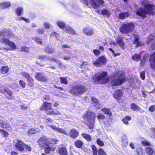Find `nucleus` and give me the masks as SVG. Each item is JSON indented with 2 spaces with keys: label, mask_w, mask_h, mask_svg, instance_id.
I'll return each mask as SVG.
<instances>
[{
  "label": "nucleus",
  "mask_w": 155,
  "mask_h": 155,
  "mask_svg": "<svg viewBox=\"0 0 155 155\" xmlns=\"http://www.w3.org/2000/svg\"><path fill=\"white\" fill-rule=\"evenodd\" d=\"M109 79L111 80V84L114 88V86L120 85L124 83L125 81V77L124 73L119 71L115 74L113 76L111 77Z\"/></svg>",
  "instance_id": "f257e3e1"
},
{
  "label": "nucleus",
  "mask_w": 155,
  "mask_h": 155,
  "mask_svg": "<svg viewBox=\"0 0 155 155\" xmlns=\"http://www.w3.org/2000/svg\"><path fill=\"white\" fill-rule=\"evenodd\" d=\"M41 110H45L48 111V114H52L53 115H57L60 117L63 118H69V116L64 114H62L61 113L58 111H54L51 108V104L48 103H45L43 106L41 108Z\"/></svg>",
  "instance_id": "f03ea898"
},
{
  "label": "nucleus",
  "mask_w": 155,
  "mask_h": 155,
  "mask_svg": "<svg viewBox=\"0 0 155 155\" xmlns=\"http://www.w3.org/2000/svg\"><path fill=\"white\" fill-rule=\"evenodd\" d=\"M84 117V119L87 121V124L89 128L93 129L95 118V114L91 111H88L85 112Z\"/></svg>",
  "instance_id": "7ed1b4c3"
},
{
  "label": "nucleus",
  "mask_w": 155,
  "mask_h": 155,
  "mask_svg": "<svg viewBox=\"0 0 155 155\" xmlns=\"http://www.w3.org/2000/svg\"><path fill=\"white\" fill-rule=\"evenodd\" d=\"M87 90V88L83 85L78 84L73 86L70 90L69 92L74 95L79 96L86 92Z\"/></svg>",
  "instance_id": "20e7f679"
},
{
  "label": "nucleus",
  "mask_w": 155,
  "mask_h": 155,
  "mask_svg": "<svg viewBox=\"0 0 155 155\" xmlns=\"http://www.w3.org/2000/svg\"><path fill=\"white\" fill-rule=\"evenodd\" d=\"M56 23L59 28L63 29L66 32L72 35L76 34L75 31L69 26L66 25L64 21H59L57 22Z\"/></svg>",
  "instance_id": "39448f33"
},
{
  "label": "nucleus",
  "mask_w": 155,
  "mask_h": 155,
  "mask_svg": "<svg viewBox=\"0 0 155 155\" xmlns=\"http://www.w3.org/2000/svg\"><path fill=\"white\" fill-rule=\"evenodd\" d=\"M134 25L131 22L129 23L123 24L120 28L122 33L127 34L131 32L134 28Z\"/></svg>",
  "instance_id": "423d86ee"
},
{
  "label": "nucleus",
  "mask_w": 155,
  "mask_h": 155,
  "mask_svg": "<svg viewBox=\"0 0 155 155\" xmlns=\"http://www.w3.org/2000/svg\"><path fill=\"white\" fill-rule=\"evenodd\" d=\"M107 73L103 72L100 73L98 76L97 77V80L98 83L101 84H105L107 82L108 79L106 77Z\"/></svg>",
  "instance_id": "0eeeda50"
},
{
  "label": "nucleus",
  "mask_w": 155,
  "mask_h": 155,
  "mask_svg": "<svg viewBox=\"0 0 155 155\" xmlns=\"http://www.w3.org/2000/svg\"><path fill=\"white\" fill-rule=\"evenodd\" d=\"M107 60L106 57L104 56H102L98 58L96 61L93 62V64L94 66L99 67L102 65L106 64Z\"/></svg>",
  "instance_id": "6e6552de"
},
{
  "label": "nucleus",
  "mask_w": 155,
  "mask_h": 155,
  "mask_svg": "<svg viewBox=\"0 0 155 155\" xmlns=\"http://www.w3.org/2000/svg\"><path fill=\"white\" fill-rule=\"evenodd\" d=\"M25 143L20 140H17L14 143L16 149L21 152H24V146Z\"/></svg>",
  "instance_id": "1a4fd4ad"
},
{
  "label": "nucleus",
  "mask_w": 155,
  "mask_h": 155,
  "mask_svg": "<svg viewBox=\"0 0 155 155\" xmlns=\"http://www.w3.org/2000/svg\"><path fill=\"white\" fill-rule=\"evenodd\" d=\"M104 2L102 0H91L89 5L93 8L96 9L100 4L102 5Z\"/></svg>",
  "instance_id": "9d476101"
},
{
  "label": "nucleus",
  "mask_w": 155,
  "mask_h": 155,
  "mask_svg": "<svg viewBox=\"0 0 155 155\" xmlns=\"http://www.w3.org/2000/svg\"><path fill=\"white\" fill-rule=\"evenodd\" d=\"M3 37L2 40L1 41L5 44L9 45H10L9 38L10 35H7L6 33L0 31V37Z\"/></svg>",
  "instance_id": "9b49d317"
},
{
  "label": "nucleus",
  "mask_w": 155,
  "mask_h": 155,
  "mask_svg": "<svg viewBox=\"0 0 155 155\" xmlns=\"http://www.w3.org/2000/svg\"><path fill=\"white\" fill-rule=\"evenodd\" d=\"M137 10L136 12V13L138 15L141 16L145 17L146 16V14L147 13H148L150 15H154L155 14V10Z\"/></svg>",
  "instance_id": "f8f14e48"
},
{
  "label": "nucleus",
  "mask_w": 155,
  "mask_h": 155,
  "mask_svg": "<svg viewBox=\"0 0 155 155\" xmlns=\"http://www.w3.org/2000/svg\"><path fill=\"white\" fill-rule=\"evenodd\" d=\"M83 31L84 34L87 36H91L94 34V29L89 26L84 28Z\"/></svg>",
  "instance_id": "ddd939ff"
},
{
  "label": "nucleus",
  "mask_w": 155,
  "mask_h": 155,
  "mask_svg": "<svg viewBox=\"0 0 155 155\" xmlns=\"http://www.w3.org/2000/svg\"><path fill=\"white\" fill-rule=\"evenodd\" d=\"M79 131L75 129H71L68 135L73 139H75L78 136Z\"/></svg>",
  "instance_id": "4468645a"
},
{
  "label": "nucleus",
  "mask_w": 155,
  "mask_h": 155,
  "mask_svg": "<svg viewBox=\"0 0 155 155\" xmlns=\"http://www.w3.org/2000/svg\"><path fill=\"white\" fill-rule=\"evenodd\" d=\"M35 78L37 80L41 81H45L48 80L47 77L43 75L42 74L40 73H36Z\"/></svg>",
  "instance_id": "2eb2a0df"
},
{
  "label": "nucleus",
  "mask_w": 155,
  "mask_h": 155,
  "mask_svg": "<svg viewBox=\"0 0 155 155\" xmlns=\"http://www.w3.org/2000/svg\"><path fill=\"white\" fill-rule=\"evenodd\" d=\"M49 127L52 129L56 131L59 133H62L64 134L68 135V133H67L65 130L63 129L59 128L54 126H52L50 125H48Z\"/></svg>",
  "instance_id": "dca6fc26"
},
{
  "label": "nucleus",
  "mask_w": 155,
  "mask_h": 155,
  "mask_svg": "<svg viewBox=\"0 0 155 155\" xmlns=\"http://www.w3.org/2000/svg\"><path fill=\"white\" fill-rule=\"evenodd\" d=\"M113 96L117 100H120L123 97L122 91L120 90H116Z\"/></svg>",
  "instance_id": "f3484780"
},
{
  "label": "nucleus",
  "mask_w": 155,
  "mask_h": 155,
  "mask_svg": "<svg viewBox=\"0 0 155 155\" xmlns=\"http://www.w3.org/2000/svg\"><path fill=\"white\" fill-rule=\"evenodd\" d=\"M48 139L46 137L44 136L41 137L38 141V142L39 145H41L45 144L47 146L48 145Z\"/></svg>",
  "instance_id": "a211bd4d"
},
{
  "label": "nucleus",
  "mask_w": 155,
  "mask_h": 155,
  "mask_svg": "<svg viewBox=\"0 0 155 155\" xmlns=\"http://www.w3.org/2000/svg\"><path fill=\"white\" fill-rule=\"evenodd\" d=\"M142 4L144 6V9L143 8H140V10H153L155 9V6L153 4H146L143 2Z\"/></svg>",
  "instance_id": "6ab92c4d"
},
{
  "label": "nucleus",
  "mask_w": 155,
  "mask_h": 155,
  "mask_svg": "<svg viewBox=\"0 0 155 155\" xmlns=\"http://www.w3.org/2000/svg\"><path fill=\"white\" fill-rule=\"evenodd\" d=\"M150 58L153 59V61L150 64V66L152 68L155 70V51L151 54Z\"/></svg>",
  "instance_id": "aec40b11"
},
{
  "label": "nucleus",
  "mask_w": 155,
  "mask_h": 155,
  "mask_svg": "<svg viewBox=\"0 0 155 155\" xmlns=\"http://www.w3.org/2000/svg\"><path fill=\"white\" fill-rule=\"evenodd\" d=\"M58 153L60 155H66L67 151L66 148L64 147H62L58 149Z\"/></svg>",
  "instance_id": "412c9836"
},
{
  "label": "nucleus",
  "mask_w": 155,
  "mask_h": 155,
  "mask_svg": "<svg viewBox=\"0 0 155 155\" xmlns=\"http://www.w3.org/2000/svg\"><path fill=\"white\" fill-rule=\"evenodd\" d=\"M131 108L133 110L135 111H141L142 109H141L138 105L134 103L132 104L131 105Z\"/></svg>",
  "instance_id": "4be33fe9"
},
{
  "label": "nucleus",
  "mask_w": 155,
  "mask_h": 155,
  "mask_svg": "<svg viewBox=\"0 0 155 155\" xmlns=\"http://www.w3.org/2000/svg\"><path fill=\"white\" fill-rule=\"evenodd\" d=\"M41 58L45 60L49 61L51 62H54L55 58L53 57H50L48 56H42Z\"/></svg>",
  "instance_id": "5701e85b"
},
{
  "label": "nucleus",
  "mask_w": 155,
  "mask_h": 155,
  "mask_svg": "<svg viewBox=\"0 0 155 155\" xmlns=\"http://www.w3.org/2000/svg\"><path fill=\"white\" fill-rule=\"evenodd\" d=\"M121 144L123 147L126 146L128 144V141L125 136H123L122 139Z\"/></svg>",
  "instance_id": "b1692460"
},
{
  "label": "nucleus",
  "mask_w": 155,
  "mask_h": 155,
  "mask_svg": "<svg viewBox=\"0 0 155 155\" xmlns=\"http://www.w3.org/2000/svg\"><path fill=\"white\" fill-rule=\"evenodd\" d=\"M0 127H2L3 128L6 129L9 128V126L8 124L3 120H0Z\"/></svg>",
  "instance_id": "393cba45"
},
{
  "label": "nucleus",
  "mask_w": 155,
  "mask_h": 155,
  "mask_svg": "<svg viewBox=\"0 0 155 155\" xmlns=\"http://www.w3.org/2000/svg\"><path fill=\"white\" fill-rule=\"evenodd\" d=\"M101 110L105 114L108 115L109 116H111L112 114V113L109 108H103L101 109Z\"/></svg>",
  "instance_id": "a878e982"
},
{
  "label": "nucleus",
  "mask_w": 155,
  "mask_h": 155,
  "mask_svg": "<svg viewBox=\"0 0 155 155\" xmlns=\"http://www.w3.org/2000/svg\"><path fill=\"white\" fill-rule=\"evenodd\" d=\"M136 150L138 155H145V152L141 146L137 148Z\"/></svg>",
  "instance_id": "bb28decb"
},
{
  "label": "nucleus",
  "mask_w": 155,
  "mask_h": 155,
  "mask_svg": "<svg viewBox=\"0 0 155 155\" xmlns=\"http://www.w3.org/2000/svg\"><path fill=\"white\" fill-rule=\"evenodd\" d=\"M129 13L128 12L121 13L119 14V17L120 19H124L129 16Z\"/></svg>",
  "instance_id": "cd10ccee"
},
{
  "label": "nucleus",
  "mask_w": 155,
  "mask_h": 155,
  "mask_svg": "<svg viewBox=\"0 0 155 155\" xmlns=\"http://www.w3.org/2000/svg\"><path fill=\"white\" fill-rule=\"evenodd\" d=\"M146 151L147 153L149 155H152L154 153L153 150L150 147H146Z\"/></svg>",
  "instance_id": "c85d7f7f"
},
{
  "label": "nucleus",
  "mask_w": 155,
  "mask_h": 155,
  "mask_svg": "<svg viewBox=\"0 0 155 155\" xmlns=\"http://www.w3.org/2000/svg\"><path fill=\"white\" fill-rule=\"evenodd\" d=\"M117 43L120 46H123L124 45V43L123 41V38L121 37H119L116 40Z\"/></svg>",
  "instance_id": "c756f323"
},
{
  "label": "nucleus",
  "mask_w": 155,
  "mask_h": 155,
  "mask_svg": "<svg viewBox=\"0 0 155 155\" xmlns=\"http://www.w3.org/2000/svg\"><path fill=\"white\" fill-rule=\"evenodd\" d=\"M58 140L56 139H48V144H56L58 142Z\"/></svg>",
  "instance_id": "7c9ffc66"
},
{
  "label": "nucleus",
  "mask_w": 155,
  "mask_h": 155,
  "mask_svg": "<svg viewBox=\"0 0 155 155\" xmlns=\"http://www.w3.org/2000/svg\"><path fill=\"white\" fill-rule=\"evenodd\" d=\"M10 6V3L8 2H3L0 4V6L2 9H5Z\"/></svg>",
  "instance_id": "2f4dec72"
},
{
  "label": "nucleus",
  "mask_w": 155,
  "mask_h": 155,
  "mask_svg": "<svg viewBox=\"0 0 155 155\" xmlns=\"http://www.w3.org/2000/svg\"><path fill=\"white\" fill-rule=\"evenodd\" d=\"M82 136L84 138L88 141H90L91 140V137L88 134L83 133L82 134Z\"/></svg>",
  "instance_id": "473e14b6"
},
{
  "label": "nucleus",
  "mask_w": 155,
  "mask_h": 155,
  "mask_svg": "<svg viewBox=\"0 0 155 155\" xmlns=\"http://www.w3.org/2000/svg\"><path fill=\"white\" fill-rule=\"evenodd\" d=\"M131 118L130 116H127L123 118L122 120L123 122L125 124H127L128 123V120H130Z\"/></svg>",
  "instance_id": "72a5a7b5"
},
{
  "label": "nucleus",
  "mask_w": 155,
  "mask_h": 155,
  "mask_svg": "<svg viewBox=\"0 0 155 155\" xmlns=\"http://www.w3.org/2000/svg\"><path fill=\"white\" fill-rule=\"evenodd\" d=\"M154 37H155V33L153 35H150V36L148 37L147 41V44H148L150 43L153 40Z\"/></svg>",
  "instance_id": "f704fd0d"
},
{
  "label": "nucleus",
  "mask_w": 155,
  "mask_h": 155,
  "mask_svg": "<svg viewBox=\"0 0 155 155\" xmlns=\"http://www.w3.org/2000/svg\"><path fill=\"white\" fill-rule=\"evenodd\" d=\"M28 84L29 86L32 87L34 85V81L32 78L31 77L27 79Z\"/></svg>",
  "instance_id": "c9c22d12"
},
{
  "label": "nucleus",
  "mask_w": 155,
  "mask_h": 155,
  "mask_svg": "<svg viewBox=\"0 0 155 155\" xmlns=\"http://www.w3.org/2000/svg\"><path fill=\"white\" fill-rule=\"evenodd\" d=\"M8 70V68L6 66H3L1 67V73L3 74L6 73Z\"/></svg>",
  "instance_id": "e433bc0d"
},
{
  "label": "nucleus",
  "mask_w": 155,
  "mask_h": 155,
  "mask_svg": "<svg viewBox=\"0 0 155 155\" xmlns=\"http://www.w3.org/2000/svg\"><path fill=\"white\" fill-rule=\"evenodd\" d=\"M83 142L81 140H77L75 142L76 146L78 148H81L83 145Z\"/></svg>",
  "instance_id": "4c0bfd02"
},
{
  "label": "nucleus",
  "mask_w": 155,
  "mask_h": 155,
  "mask_svg": "<svg viewBox=\"0 0 155 155\" xmlns=\"http://www.w3.org/2000/svg\"><path fill=\"white\" fill-rule=\"evenodd\" d=\"M141 58L140 56L138 54H135L133 55L132 57V59L135 61H138Z\"/></svg>",
  "instance_id": "58836bf2"
},
{
  "label": "nucleus",
  "mask_w": 155,
  "mask_h": 155,
  "mask_svg": "<svg viewBox=\"0 0 155 155\" xmlns=\"http://www.w3.org/2000/svg\"><path fill=\"white\" fill-rule=\"evenodd\" d=\"M139 37L138 36L134 35V40L135 43H136L138 46H140L143 45V44H140L138 41Z\"/></svg>",
  "instance_id": "ea45409f"
},
{
  "label": "nucleus",
  "mask_w": 155,
  "mask_h": 155,
  "mask_svg": "<svg viewBox=\"0 0 155 155\" xmlns=\"http://www.w3.org/2000/svg\"><path fill=\"white\" fill-rule=\"evenodd\" d=\"M46 147L45 149V152L47 153H50V151H53L54 150L53 148L49 146V145L46 146Z\"/></svg>",
  "instance_id": "a19ab883"
},
{
  "label": "nucleus",
  "mask_w": 155,
  "mask_h": 155,
  "mask_svg": "<svg viewBox=\"0 0 155 155\" xmlns=\"http://www.w3.org/2000/svg\"><path fill=\"white\" fill-rule=\"evenodd\" d=\"M129 82L130 83V86L132 87H134L135 86V83L134 79L132 77H131L129 80Z\"/></svg>",
  "instance_id": "79ce46f5"
},
{
  "label": "nucleus",
  "mask_w": 155,
  "mask_h": 155,
  "mask_svg": "<svg viewBox=\"0 0 155 155\" xmlns=\"http://www.w3.org/2000/svg\"><path fill=\"white\" fill-rule=\"evenodd\" d=\"M96 142L97 144L101 147H103L104 146V142L101 140L99 138H97V139Z\"/></svg>",
  "instance_id": "37998d69"
},
{
  "label": "nucleus",
  "mask_w": 155,
  "mask_h": 155,
  "mask_svg": "<svg viewBox=\"0 0 155 155\" xmlns=\"http://www.w3.org/2000/svg\"><path fill=\"white\" fill-rule=\"evenodd\" d=\"M97 151L98 152V154L99 155H107L106 152L102 148H99L98 150Z\"/></svg>",
  "instance_id": "c03bdc74"
},
{
  "label": "nucleus",
  "mask_w": 155,
  "mask_h": 155,
  "mask_svg": "<svg viewBox=\"0 0 155 155\" xmlns=\"http://www.w3.org/2000/svg\"><path fill=\"white\" fill-rule=\"evenodd\" d=\"M61 83L62 84H68V82L67 80V78L66 77H62L60 78Z\"/></svg>",
  "instance_id": "a18cd8bd"
},
{
  "label": "nucleus",
  "mask_w": 155,
  "mask_h": 155,
  "mask_svg": "<svg viewBox=\"0 0 155 155\" xmlns=\"http://www.w3.org/2000/svg\"><path fill=\"white\" fill-rule=\"evenodd\" d=\"M37 131L34 128L30 129L28 130V133L31 134H36L37 133Z\"/></svg>",
  "instance_id": "49530a36"
},
{
  "label": "nucleus",
  "mask_w": 155,
  "mask_h": 155,
  "mask_svg": "<svg viewBox=\"0 0 155 155\" xmlns=\"http://www.w3.org/2000/svg\"><path fill=\"white\" fill-rule=\"evenodd\" d=\"M21 75L22 76L27 79V80L31 77L29 74L26 72H22L21 73Z\"/></svg>",
  "instance_id": "de8ad7c7"
},
{
  "label": "nucleus",
  "mask_w": 155,
  "mask_h": 155,
  "mask_svg": "<svg viewBox=\"0 0 155 155\" xmlns=\"http://www.w3.org/2000/svg\"><path fill=\"white\" fill-rule=\"evenodd\" d=\"M105 118V116L104 114H98L97 116V118L99 121L104 119Z\"/></svg>",
  "instance_id": "09e8293b"
},
{
  "label": "nucleus",
  "mask_w": 155,
  "mask_h": 155,
  "mask_svg": "<svg viewBox=\"0 0 155 155\" xmlns=\"http://www.w3.org/2000/svg\"><path fill=\"white\" fill-rule=\"evenodd\" d=\"M16 47V45L13 42L10 41V50H15Z\"/></svg>",
  "instance_id": "8fccbe9b"
},
{
  "label": "nucleus",
  "mask_w": 155,
  "mask_h": 155,
  "mask_svg": "<svg viewBox=\"0 0 155 155\" xmlns=\"http://www.w3.org/2000/svg\"><path fill=\"white\" fill-rule=\"evenodd\" d=\"M46 51L49 54H51L54 52V50L53 48H50L49 47H47Z\"/></svg>",
  "instance_id": "3c124183"
},
{
  "label": "nucleus",
  "mask_w": 155,
  "mask_h": 155,
  "mask_svg": "<svg viewBox=\"0 0 155 155\" xmlns=\"http://www.w3.org/2000/svg\"><path fill=\"white\" fill-rule=\"evenodd\" d=\"M91 101L92 103L94 104V105H97L98 103V101L97 99L94 97H92L91 98Z\"/></svg>",
  "instance_id": "603ef678"
},
{
  "label": "nucleus",
  "mask_w": 155,
  "mask_h": 155,
  "mask_svg": "<svg viewBox=\"0 0 155 155\" xmlns=\"http://www.w3.org/2000/svg\"><path fill=\"white\" fill-rule=\"evenodd\" d=\"M33 39H34V40L36 42H38L40 44H41L42 43V40L41 39H40L39 38L36 37L33 38Z\"/></svg>",
  "instance_id": "864d4df0"
},
{
  "label": "nucleus",
  "mask_w": 155,
  "mask_h": 155,
  "mask_svg": "<svg viewBox=\"0 0 155 155\" xmlns=\"http://www.w3.org/2000/svg\"><path fill=\"white\" fill-rule=\"evenodd\" d=\"M0 132L5 137H7L8 135V134L7 132L4 131L2 129H0Z\"/></svg>",
  "instance_id": "5fc2aeb1"
},
{
  "label": "nucleus",
  "mask_w": 155,
  "mask_h": 155,
  "mask_svg": "<svg viewBox=\"0 0 155 155\" xmlns=\"http://www.w3.org/2000/svg\"><path fill=\"white\" fill-rule=\"evenodd\" d=\"M141 144L143 146H144L150 145V142L145 140L141 142Z\"/></svg>",
  "instance_id": "6e6d98bb"
},
{
  "label": "nucleus",
  "mask_w": 155,
  "mask_h": 155,
  "mask_svg": "<svg viewBox=\"0 0 155 155\" xmlns=\"http://www.w3.org/2000/svg\"><path fill=\"white\" fill-rule=\"evenodd\" d=\"M101 11V12L102 14L103 15H107V16H110V14H109V12L108 10H103L102 11Z\"/></svg>",
  "instance_id": "4d7b16f0"
},
{
  "label": "nucleus",
  "mask_w": 155,
  "mask_h": 155,
  "mask_svg": "<svg viewBox=\"0 0 155 155\" xmlns=\"http://www.w3.org/2000/svg\"><path fill=\"white\" fill-rule=\"evenodd\" d=\"M93 51L94 55L96 56L99 55L101 53L100 51L98 49L94 50Z\"/></svg>",
  "instance_id": "13d9d810"
},
{
  "label": "nucleus",
  "mask_w": 155,
  "mask_h": 155,
  "mask_svg": "<svg viewBox=\"0 0 155 155\" xmlns=\"http://www.w3.org/2000/svg\"><path fill=\"white\" fill-rule=\"evenodd\" d=\"M145 72L143 71L140 72V77L143 80L145 79Z\"/></svg>",
  "instance_id": "bf43d9fd"
},
{
  "label": "nucleus",
  "mask_w": 155,
  "mask_h": 155,
  "mask_svg": "<svg viewBox=\"0 0 155 155\" xmlns=\"http://www.w3.org/2000/svg\"><path fill=\"white\" fill-rule=\"evenodd\" d=\"M21 51H26L28 52L29 49L28 48L25 47H21L20 48Z\"/></svg>",
  "instance_id": "052dcab7"
},
{
  "label": "nucleus",
  "mask_w": 155,
  "mask_h": 155,
  "mask_svg": "<svg viewBox=\"0 0 155 155\" xmlns=\"http://www.w3.org/2000/svg\"><path fill=\"white\" fill-rule=\"evenodd\" d=\"M24 149L25 148L26 150L29 151H31V148L29 146L26 145L25 144L24 146Z\"/></svg>",
  "instance_id": "680f3d73"
},
{
  "label": "nucleus",
  "mask_w": 155,
  "mask_h": 155,
  "mask_svg": "<svg viewBox=\"0 0 155 155\" xmlns=\"http://www.w3.org/2000/svg\"><path fill=\"white\" fill-rule=\"evenodd\" d=\"M19 84L23 88H24L25 86L26 83L23 81H20L19 82Z\"/></svg>",
  "instance_id": "e2e57ef3"
},
{
  "label": "nucleus",
  "mask_w": 155,
  "mask_h": 155,
  "mask_svg": "<svg viewBox=\"0 0 155 155\" xmlns=\"http://www.w3.org/2000/svg\"><path fill=\"white\" fill-rule=\"evenodd\" d=\"M149 110L151 112L155 111V105H153L150 106L149 108Z\"/></svg>",
  "instance_id": "0e129e2a"
},
{
  "label": "nucleus",
  "mask_w": 155,
  "mask_h": 155,
  "mask_svg": "<svg viewBox=\"0 0 155 155\" xmlns=\"http://www.w3.org/2000/svg\"><path fill=\"white\" fill-rule=\"evenodd\" d=\"M18 20H23L27 22H29V20L28 19L25 18L24 17H19L18 18Z\"/></svg>",
  "instance_id": "69168bd1"
},
{
  "label": "nucleus",
  "mask_w": 155,
  "mask_h": 155,
  "mask_svg": "<svg viewBox=\"0 0 155 155\" xmlns=\"http://www.w3.org/2000/svg\"><path fill=\"white\" fill-rule=\"evenodd\" d=\"M109 49L112 52L114 56L115 57L119 56L120 54L119 53H116L115 51L111 48H109Z\"/></svg>",
  "instance_id": "338daca9"
},
{
  "label": "nucleus",
  "mask_w": 155,
  "mask_h": 155,
  "mask_svg": "<svg viewBox=\"0 0 155 155\" xmlns=\"http://www.w3.org/2000/svg\"><path fill=\"white\" fill-rule=\"evenodd\" d=\"M54 62H56V63H57L59 65V66H62V64L61 63V62L58 60L55 59V61H54Z\"/></svg>",
  "instance_id": "774afa93"
}]
</instances>
